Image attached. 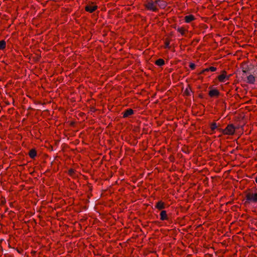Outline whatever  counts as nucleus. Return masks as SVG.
Here are the masks:
<instances>
[{
    "label": "nucleus",
    "instance_id": "nucleus-6",
    "mask_svg": "<svg viewBox=\"0 0 257 257\" xmlns=\"http://www.w3.org/2000/svg\"><path fill=\"white\" fill-rule=\"evenodd\" d=\"M169 218L165 210H162L160 213V220L162 221L167 220Z\"/></svg>",
    "mask_w": 257,
    "mask_h": 257
},
{
    "label": "nucleus",
    "instance_id": "nucleus-7",
    "mask_svg": "<svg viewBox=\"0 0 257 257\" xmlns=\"http://www.w3.org/2000/svg\"><path fill=\"white\" fill-rule=\"evenodd\" d=\"M155 207L159 210H162L165 208V204L162 201H158L156 203Z\"/></svg>",
    "mask_w": 257,
    "mask_h": 257
},
{
    "label": "nucleus",
    "instance_id": "nucleus-14",
    "mask_svg": "<svg viewBox=\"0 0 257 257\" xmlns=\"http://www.w3.org/2000/svg\"><path fill=\"white\" fill-rule=\"evenodd\" d=\"M29 155L31 158H34L36 155V151L34 149H32L30 151Z\"/></svg>",
    "mask_w": 257,
    "mask_h": 257
},
{
    "label": "nucleus",
    "instance_id": "nucleus-1",
    "mask_svg": "<svg viewBox=\"0 0 257 257\" xmlns=\"http://www.w3.org/2000/svg\"><path fill=\"white\" fill-rule=\"evenodd\" d=\"M160 0L155 1L154 2L152 1H148L145 4L146 8L149 10L152 11H156L158 10V5L159 4Z\"/></svg>",
    "mask_w": 257,
    "mask_h": 257
},
{
    "label": "nucleus",
    "instance_id": "nucleus-20",
    "mask_svg": "<svg viewBox=\"0 0 257 257\" xmlns=\"http://www.w3.org/2000/svg\"><path fill=\"white\" fill-rule=\"evenodd\" d=\"M190 67L192 69H194V68H195V64H191L190 65Z\"/></svg>",
    "mask_w": 257,
    "mask_h": 257
},
{
    "label": "nucleus",
    "instance_id": "nucleus-12",
    "mask_svg": "<svg viewBox=\"0 0 257 257\" xmlns=\"http://www.w3.org/2000/svg\"><path fill=\"white\" fill-rule=\"evenodd\" d=\"M177 31L179 33H180L182 36H184L186 33L187 32V30L184 27H178L177 29Z\"/></svg>",
    "mask_w": 257,
    "mask_h": 257
},
{
    "label": "nucleus",
    "instance_id": "nucleus-3",
    "mask_svg": "<svg viewBox=\"0 0 257 257\" xmlns=\"http://www.w3.org/2000/svg\"><path fill=\"white\" fill-rule=\"evenodd\" d=\"M245 197L248 203H257V192L249 191L246 194Z\"/></svg>",
    "mask_w": 257,
    "mask_h": 257
},
{
    "label": "nucleus",
    "instance_id": "nucleus-13",
    "mask_svg": "<svg viewBox=\"0 0 257 257\" xmlns=\"http://www.w3.org/2000/svg\"><path fill=\"white\" fill-rule=\"evenodd\" d=\"M164 64L165 61L162 59H159L157 60L155 62V64L159 66H163V65H164Z\"/></svg>",
    "mask_w": 257,
    "mask_h": 257
},
{
    "label": "nucleus",
    "instance_id": "nucleus-16",
    "mask_svg": "<svg viewBox=\"0 0 257 257\" xmlns=\"http://www.w3.org/2000/svg\"><path fill=\"white\" fill-rule=\"evenodd\" d=\"M6 45V43L4 40H2L0 41V49L3 50L5 48Z\"/></svg>",
    "mask_w": 257,
    "mask_h": 257
},
{
    "label": "nucleus",
    "instance_id": "nucleus-9",
    "mask_svg": "<svg viewBox=\"0 0 257 257\" xmlns=\"http://www.w3.org/2000/svg\"><path fill=\"white\" fill-rule=\"evenodd\" d=\"M185 22L187 23H190L191 22L194 21L195 20V17L192 15H189L186 16L184 17Z\"/></svg>",
    "mask_w": 257,
    "mask_h": 257
},
{
    "label": "nucleus",
    "instance_id": "nucleus-11",
    "mask_svg": "<svg viewBox=\"0 0 257 257\" xmlns=\"http://www.w3.org/2000/svg\"><path fill=\"white\" fill-rule=\"evenodd\" d=\"M255 77L252 75H249L247 77V82L251 84H253L255 82Z\"/></svg>",
    "mask_w": 257,
    "mask_h": 257
},
{
    "label": "nucleus",
    "instance_id": "nucleus-10",
    "mask_svg": "<svg viewBox=\"0 0 257 257\" xmlns=\"http://www.w3.org/2000/svg\"><path fill=\"white\" fill-rule=\"evenodd\" d=\"M134 113V111L132 109H128L126 110L123 113V117H128Z\"/></svg>",
    "mask_w": 257,
    "mask_h": 257
},
{
    "label": "nucleus",
    "instance_id": "nucleus-4",
    "mask_svg": "<svg viewBox=\"0 0 257 257\" xmlns=\"http://www.w3.org/2000/svg\"><path fill=\"white\" fill-rule=\"evenodd\" d=\"M231 75H227V73L225 71H223L222 73L218 77V80L220 82H224L226 80H228Z\"/></svg>",
    "mask_w": 257,
    "mask_h": 257
},
{
    "label": "nucleus",
    "instance_id": "nucleus-18",
    "mask_svg": "<svg viewBox=\"0 0 257 257\" xmlns=\"http://www.w3.org/2000/svg\"><path fill=\"white\" fill-rule=\"evenodd\" d=\"M217 127V124L215 122H212L210 125V128L211 131H214Z\"/></svg>",
    "mask_w": 257,
    "mask_h": 257
},
{
    "label": "nucleus",
    "instance_id": "nucleus-8",
    "mask_svg": "<svg viewBox=\"0 0 257 257\" xmlns=\"http://www.w3.org/2000/svg\"><path fill=\"white\" fill-rule=\"evenodd\" d=\"M219 94V92L216 89L211 90L209 92V95L210 97H217Z\"/></svg>",
    "mask_w": 257,
    "mask_h": 257
},
{
    "label": "nucleus",
    "instance_id": "nucleus-21",
    "mask_svg": "<svg viewBox=\"0 0 257 257\" xmlns=\"http://www.w3.org/2000/svg\"><path fill=\"white\" fill-rule=\"evenodd\" d=\"M255 181L257 183V177L255 179Z\"/></svg>",
    "mask_w": 257,
    "mask_h": 257
},
{
    "label": "nucleus",
    "instance_id": "nucleus-19",
    "mask_svg": "<svg viewBox=\"0 0 257 257\" xmlns=\"http://www.w3.org/2000/svg\"><path fill=\"white\" fill-rule=\"evenodd\" d=\"M160 2L161 3H159V4L158 5V7H160V8H164L165 7V3L163 1H161L160 0Z\"/></svg>",
    "mask_w": 257,
    "mask_h": 257
},
{
    "label": "nucleus",
    "instance_id": "nucleus-5",
    "mask_svg": "<svg viewBox=\"0 0 257 257\" xmlns=\"http://www.w3.org/2000/svg\"><path fill=\"white\" fill-rule=\"evenodd\" d=\"M97 9V6L93 4L88 5L85 7V10L90 13H93Z\"/></svg>",
    "mask_w": 257,
    "mask_h": 257
},
{
    "label": "nucleus",
    "instance_id": "nucleus-15",
    "mask_svg": "<svg viewBox=\"0 0 257 257\" xmlns=\"http://www.w3.org/2000/svg\"><path fill=\"white\" fill-rule=\"evenodd\" d=\"M216 70V67L211 66V67H210L208 68H206V69H204L202 71V73H204L205 72H207V71H211L212 72H214V71H215Z\"/></svg>",
    "mask_w": 257,
    "mask_h": 257
},
{
    "label": "nucleus",
    "instance_id": "nucleus-17",
    "mask_svg": "<svg viewBox=\"0 0 257 257\" xmlns=\"http://www.w3.org/2000/svg\"><path fill=\"white\" fill-rule=\"evenodd\" d=\"M68 174L72 177H75V173L74 170L72 169L69 170Z\"/></svg>",
    "mask_w": 257,
    "mask_h": 257
},
{
    "label": "nucleus",
    "instance_id": "nucleus-2",
    "mask_svg": "<svg viewBox=\"0 0 257 257\" xmlns=\"http://www.w3.org/2000/svg\"><path fill=\"white\" fill-rule=\"evenodd\" d=\"M235 127L232 124H229L224 129H220L219 131L224 135H233L235 132Z\"/></svg>",
    "mask_w": 257,
    "mask_h": 257
}]
</instances>
